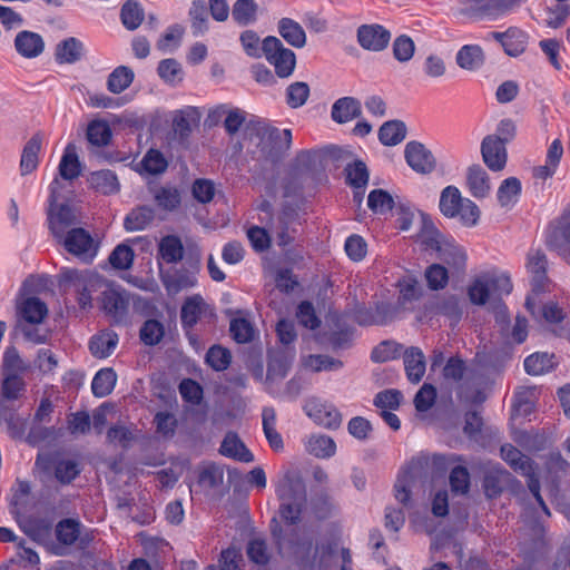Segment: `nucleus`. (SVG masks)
I'll return each mask as SVG.
<instances>
[{"mask_svg": "<svg viewBox=\"0 0 570 570\" xmlns=\"http://www.w3.org/2000/svg\"><path fill=\"white\" fill-rule=\"evenodd\" d=\"M361 115V102L354 97L337 99L333 106L331 116L337 124L348 122Z\"/></svg>", "mask_w": 570, "mask_h": 570, "instance_id": "6ab92c4d", "label": "nucleus"}, {"mask_svg": "<svg viewBox=\"0 0 570 570\" xmlns=\"http://www.w3.org/2000/svg\"><path fill=\"white\" fill-rule=\"evenodd\" d=\"M240 552L235 548H228L220 554L217 564L208 566L205 570H239Z\"/></svg>", "mask_w": 570, "mask_h": 570, "instance_id": "338daca9", "label": "nucleus"}, {"mask_svg": "<svg viewBox=\"0 0 570 570\" xmlns=\"http://www.w3.org/2000/svg\"><path fill=\"white\" fill-rule=\"evenodd\" d=\"M428 456L414 458L399 474L395 485V499L403 505H409L413 489L422 481Z\"/></svg>", "mask_w": 570, "mask_h": 570, "instance_id": "39448f33", "label": "nucleus"}, {"mask_svg": "<svg viewBox=\"0 0 570 570\" xmlns=\"http://www.w3.org/2000/svg\"><path fill=\"white\" fill-rule=\"evenodd\" d=\"M117 375L112 368L98 371L92 380L91 390L95 396L105 397L111 393L116 385Z\"/></svg>", "mask_w": 570, "mask_h": 570, "instance_id": "4c0bfd02", "label": "nucleus"}, {"mask_svg": "<svg viewBox=\"0 0 570 570\" xmlns=\"http://www.w3.org/2000/svg\"><path fill=\"white\" fill-rule=\"evenodd\" d=\"M19 313L26 323L37 325L47 317L48 307L38 297H28L20 304Z\"/></svg>", "mask_w": 570, "mask_h": 570, "instance_id": "cd10ccee", "label": "nucleus"}, {"mask_svg": "<svg viewBox=\"0 0 570 570\" xmlns=\"http://www.w3.org/2000/svg\"><path fill=\"white\" fill-rule=\"evenodd\" d=\"M79 219L75 210L68 205H49L48 208V225L53 237L59 242L66 236V233L77 227Z\"/></svg>", "mask_w": 570, "mask_h": 570, "instance_id": "6e6552de", "label": "nucleus"}, {"mask_svg": "<svg viewBox=\"0 0 570 570\" xmlns=\"http://www.w3.org/2000/svg\"><path fill=\"white\" fill-rule=\"evenodd\" d=\"M547 245L560 255L570 253V210L566 212L551 225L547 236Z\"/></svg>", "mask_w": 570, "mask_h": 570, "instance_id": "4468645a", "label": "nucleus"}, {"mask_svg": "<svg viewBox=\"0 0 570 570\" xmlns=\"http://www.w3.org/2000/svg\"><path fill=\"white\" fill-rule=\"evenodd\" d=\"M404 154L407 165L419 174H430L436 166L433 154L421 142H407Z\"/></svg>", "mask_w": 570, "mask_h": 570, "instance_id": "f8f14e48", "label": "nucleus"}, {"mask_svg": "<svg viewBox=\"0 0 570 570\" xmlns=\"http://www.w3.org/2000/svg\"><path fill=\"white\" fill-rule=\"evenodd\" d=\"M80 534V523L72 519H65L56 527V537L63 546L73 544Z\"/></svg>", "mask_w": 570, "mask_h": 570, "instance_id": "3c124183", "label": "nucleus"}, {"mask_svg": "<svg viewBox=\"0 0 570 570\" xmlns=\"http://www.w3.org/2000/svg\"><path fill=\"white\" fill-rule=\"evenodd\" d=\"M304 411L316 424L328 430H335L342 423L337 407L317 397L308 399L304 404Z\"/></svg>", "mask_w": 570, "mask_h": 570, "instance_id": "0eeeda50", "label": "nucleus"}, {"mask_svg": "<svg viewBox=\"0 0 570 570\" xmlns=\"http://www.w3.org/2000/svg\"><path fill=\"white\" fill-rule=\"evenodd\" d=\"M134 71L126 67H117L108 77L107 87L114 94H120L126 90L134 80Z\"/></svg>", "mask_w": 570, "mask_h": 570, "instance_id": "c03bdc74", "label": "nucleus"}, {"mask_svg": "<svg viewBox=\"0 0 570 570\" xmlns=\"http://www.w3.org/2000/svg\"><path fill=\"white\" fill-rule=\"evenodd\" d=\"M458 212L459 213L453 218H458L463 226L474 227L478 225L481 212L473 200L464 198Z\"/></svg>", "mask_w": 570, "mask_h": 570, "instance_id": "864d4df0", "label": "nucleus"}, {"mask_svg": "<svg viewBox=\"0 0 570 570\" xmlns=\"http://www.w3.org/2000/svg\"><path fill=\"white\" fill-rule=\"evenodd\" d=\"M59 175L67 180H72L80 175V163L76 147L68 145L59 164Z\"/></svg>", "mask_w": 570, "mask_h": 570, "instance_id": "f704fd0d", "label": "nucleus"}, {"mask_svg": "<svg viewBox=\"0 0 570 570\" xmlns=\"http://www.w3.org/2000/svg\"><path fill=\"white\" fill-rule=\"evenodd\" d=\"M346 183L354 188H363L368 181V170L361 160L348 164L345 168Z\"/></svg>", "mask_w": 570, "mask_h": 570, "instance_id": "603ef678", "label": "nucleus"}, {"mask_svg": "<svg viewBox=\"0 0 570 570\" xmlns=\"http://www.w3.org/2000/svg\"><path fill=\"white\" fill-rule=\"evenodd\" d=\"M80 473L79 463L76 460L62 459L55 466L57 480L63 484L70 483Z\"/></svg>", "mask_w": 570, "mask_h": 570, "instance_id": "bf43d9fd", "label": "nucleus"}, {"mask_svg": "<svg viewBox=\"0 0 570 570\" xmlns=\"http://www.w3.org/2000/svg\"><path fill=\"white\" fill-rule=\"evenodd\" d=\"M142 169L150 175H158L166 170L168 164L164 155L156 149H150L140 163Z\"/></svg>", "mask_w": 570, "mask_h": 570, "instance_id": "13d9d810", "label": "nucleus"}, {"mask_svg": "<svg viewBox=\"0 0 570 570\" xmlns=\"http://www.w3.org/2000/svg\"><path fill=\"white\" fill-rule=\"evenodd\" d=\"M276 493L282 502L306 501V490L297 471L287 470L278 479Z\"/></svg>", "mask_w": 570, "mask_h": 570, "instance_id": "9d476101", "label": "nucleus"}, {"mask_svg": "<svg viewBox=\"0 0 570 570\" xmlns=\"http://www.w3.org/2000/svg\"><path fill=\"white\" fill-rule=\"evenodd\" d=\"M304 446L309 454L318 459H328L336 453L335 441L325 434H312L307 436L304 441Z\"/></svg>", "mask_w": 570, "mask_h": 570, "instance_id": "aec40b11", "label": "nucleus"}, {"mask_svg": "<svg viewBox=\"0 0 570 570\" xmlns=\"http://www.w3.org/2000/svg\"><path fill=\"white\" fill-rule=\"evenodd\" d=\"M89 183L92 188L105 195L114 194L119 189L118 179L110 170L92 173L89 177Z\"/></svg>", "mask_w": 570, "mask_h": 570, "instance_id": "58836bf2", "label": "nucleus"}, {"mask_svg": "<svg viewBox=\"0 0 570 570\" xmlns=\"http://www.w3.org/2000/svg\"><path fill=\"white\" fill-rule=\"evenodd\" d=\"M553 366V355L548 353H534L524 360V370L530 375H542Z\"/></svg>", "mask_w": 570, "mask_h": 570, "instance_id": "37998d69", "label": "nucleus"}, {"mask_svg": "<svg viewBox=\"0 0 570 570\" xmlns=\"http://www.w3.org/2000/svg\"><path fill=\"white\" fill-rule=\"evenodd\" d=\"M438 253L440 259L443 261L453 269L458 272H462L465 269L468 259L466 252L453 239L449 238Z\"/></svg>", "mask_w": 570, "mask_h": 570, "instance_id": "4be33fe9", "label": "nucleus"}, {"mask_svg": "<svg viewBox=\"0 0 570 570\" xmlns=\"http://www.w3.org/2000/svg\"><path fill=\"white\" fill-rule=\"evenodd\" d=\"M19 528L33 541L47 546L51 542L52 523L48 518L18 517Z\"/></svg>", "mask_w": 570, "mask_h": 570, "instance_id": "2eb2a0df", "label": "nucleus"}, {"mask_svg": "<svg viewBox=\"0 0 570 570\" xmlns=\"http://www.w3.org/2000/svg\"><path fill=\"white\" fill-rule=\"evenodd\" d=\"M205 302L200 295L188 297L181 307V323L184 326L193 327L203 313Z\"/></svg>", "mask_w": 570, "mask_h": 570, "instance_id": "a19ab883", "label": "nucleus"}, {"mask_svg": "<svg viewBox=\"0 0 570 570\" xmlns=\"http://www.w3.org/2000/svg\"><path fill=\"white\" fill-rule=\"evenodd\" d=\"M406 135L405 125L402 121L393 120L385 122L379 131L380 140L385 146H394L404 140Z\"/></svg>", "mask_w": 570, "mask_h": 570, "instance_id": "ea45409f", "label": "nucleus"}, {"mask_svg": "<svg viewBox=\"0 0 570 570\" xmlns=\"http://www.w3.org/2000/svg\"><path fill=\"white\" fill-rule=\"evenodd\" d=\"M258 6L254 0H237L232 9L233 19L240 26L256 20Z\"/></svg>", "mask_w": 570, "mask_h": 570, "instance_id": "a18cd8bd", "label": "nucleus"}, {"mask_svg": "<svg viewBox=\"0 0 570 570\" xmlns=\"http://www.w3.org/2000/svg\"><path fill=\"white\" fill-rule=\"evenodd\" d=\"M63 248L83 263H90L97 255L98 244L89 232L73 227L58 242Z\"/></svg>", "mask_w": 570, "mask_h": 570, "instance_id": "423d86ee", "label": "nucleus"}, {"mask_svg": "<svg viewBox=\"0 0 570 570\" xmlns=\"http://www.w3.org/2000/svg\"><path fill=\"white\" fill-rule=\"evenodd\" d=\"M522 191V185L519 178L508 177L503 179L497 190L499 205L510 210L519 202Z\"/></svg>", "mask_w": 570, "mask_h": 570, "instance_id": "a211bd4d", "label": "nucleus"}, {"mask_svg": "<svg viewBox=\"0 0 570 570\" xmlns=\"http://www.w3.org/2000/svg\"><path fill=\"white\" fill-rule=\"evenodd\" d=\"M528 272L532 277L533 293L537 294L543 288L547 272V257L540 250H532L528 255Z\"/></svg>", "mask_w": 570, "mask_h": 570, "instance_id": "b1692460", "label": "nucleus"}, {"mask_svg": "<svg viewBox=\"0 0 570 570\" xmlns=\"http://www.w3.org/2000/svg\"><path fill=\"white\" fill-rule=\"evenodd\" d=\"M392 196L383 189H374L370 193L367 205L376 214H385L393 207Z\"/></svg>", "mask_w": 570, "mask_h": 570, "instance_id": "680f3d73", "label": "nucleus"}, {"mask_svg": "<svg viewBox=\"0 0 570 570\" xmlns=\"http://www.w3.org/2000/svg\"><path fill=\"white\" fill-rule=\"evenodd\" d=\"M419 239L426 249L439 252L449 238H445L431 222L424 219Z\"/></svg>", "mask_w": 570, "mask_h": 570, "instance_id": "49530a36", "label": "nucleus"}, {"mask_svg": "<svg viewBox=\"0 0 570 570\" xmlns=\"http://www.w3.org/2000/svg\"><path fill=\"white\" fill-rule=\"evenodd\" d=\"M145 19V11L138 0H126L120 9L122 26L130 31L138 29Z\"/></svg>", "mask_w": 570, "mask_h": 570, "instance_id": "7c9ffc66", "label": "nucleus"}, {"mask_svg": "<svg viewBox=\"0 0 570 570\" xmlns=\"http://www.w3.org/2000/svg\"><path fill=\"white\" fill-rule=\"evenodd\" d=\"M455 61L464 70L474 71L484 62V53L478 45H465L456 53Z\"/></svg>", "mask_w": 570, "mask_h": 570, "instance_id": "c756f323", "label": "nucleus"}, {"mask_svg": "<svg viewBox=\"0 0 570 570\" xmlns=\"http://www.w3.org/2000/svg\"><path fill=\"white\" fill-rule=\"evenodd\" d=\"M134 257L132 248L128 245L120 244L111 252L109 263L112 267L125 271L131 267Z\"/></svg>", "mask_w": 570, "mask_h": 570, "instance_id": "052dcab7", "label": "nucleus"}, {"mask_svg": "<svg viewBox=\"0 0 570 570\" xmlns=\"http://www.w3.org/2000/svg\"><path fill=\"white\" fill-rule=\"evenodd\" d=\"M159 255L168 264L181 261L184 257V246L180 238L174 235L161 238L159 243Z\"/></svg>", "mask_w": 570, "mask_h": 570, "instance_id": "c9c22d12", "label": "nucleus"}, {"mask_svg": "<svg viewBox=\"0 0 570 570\" xmlns=\"http://www.w3.org/2000/svg\"><path fill=\"white\" fill-rule=\"evenodd\" d=\"M197 278L188 272H178L165 281V286L169 293L177 294L184 289L196 286Z\"/></svg>", "mask_w": 570, "mask_h": 570, "instance_id": "5fc2aeb1", "label": "nucleus"}, {"mask_svg": "<svg viewBox=\"0 0 570 570\" xmlns=\"http://www.w3.org/2000/svg\"><path fill=\"white\" fill-rule=\"evenodd\" d=\"M42 146V137L40 135H33L24 145L21 159L20 170L21 175H28L36 170L39 163V153Z\"/></svg>", "mask_w": 570, "mask_h": 570, "instance_id": "393cba45", "label": "nucleus"}, {"mask_svg": "<svg viewBox=\"0 0 570 570\" xmlns=\"http://www.w3.org/2000/svg\"><path fill=\"white\" fill-rule=\"evenodd\" d=\"M83 45L77 38L70 37L60 41L55 49V58L59 63H75L80 60Z\"/></svg>", "mask_w": 570, "mask_h": 570, "instance_id": "bb28decb", "label": "nucleus"}, {"mask_svg": "<svg viewBox=\"0 0 570 570\" xmlns=\"http://www.w3.org/2000/svg\"><path fill=\"white\" fill-rule=\"evenodd\" d=\"M507 144L497 136H485L481 142L482 160L487 167L494 171H502L508 161Z\"/></svg>", "mask_w": 570, "mask_h": 570, "instance_id": "9b49d317", "label": "nucleus"}, {"mask_svg": "<svg viewBox=\"0 0 570 570\" xmlns=\"http://www.w3.org/2000/svg\"><path fill=\"white\" fill-rule=\"evenodd\" d=\"M309 97V87L306 82L296 81L286 89V102L291 108L302 107Z\"/></svg>", "mask_w": 570, "mask_h": 570, "instance_id": "6e6d98bb", "label": "nucleus"}, {"mask_svg": "<svg viewBox=\"0 0 570 570\" xmlns=\"http://www.w3.org/2000/svg\"><path fill=\"white\" fill-rule=\"evenodd\" d=\"M220 453L225 456L242 461L252 462L254 456L236 434L229 433L222 442Z\"/></svg>", "mask_w": 570, "mask_h": 570, "instance_id": "c85d7f7f", "label": "nucleus"}, {"mask_svg": "<svg viewBox=\"0 0 570 570\" xmlns=\"http://www.w3.org/2000/svg\"><path fill=\"white\" fill-rule=\"evenodd\" d=\"M262 49L266 60L274 67L281 78H288L294 72L296 56L293 50L286 48L276 37H267L262 42Z\"/></svg>", "mask_w": 570, "mask_h": 570, "instance_id": "20e7f679", "label": "nucleus"}, {"mask_svg": "<svg viewBox=\"0 0 570 570\" xmlns=\"http://www.w3.org/2000/svg\"><path fill=\"white\" fill-rule=\"evenodd\" d=\"M466 186L471 195L478 199L488 197L492 188L489 174L479 165L468 168Z\"/></svg>", "mask_w": 570, "mask_h": 570, "instance_id": "f3484780", "label": "nucleus"}, {"mask_svg": "<svg viewBox=\"0 0 570 570\" xmlns=\"http://www.w3.org/2000/svg\"><path fill=\"white\" fill-rule=\"evenodd\" d=\"M111 130L109 125L104 120H95L88 125L87 139L90 144L102 147L109 144Z\"/></svg>", "mask_w": 570, "mask_h": 570, "instance_id": "09e8293b", "label": "nucleus"}, {"mask_svg": "<svg viewBox=\"0 0 570 570\" xmlns=\"http://www.w3.org/2000/svg\"><path fill=\"white\" fill-rule=\"evenodd\" d=\"M495 39H498L504 51L509 56H518L522 53L525 49L527 37L525 33L519 29H509L503 33H494Z\"/></svg>", "mask_w": 570, "mask_h": 570, "instance_id": "2f4dec72", "label": "nucleus"}, {"mask_svg": "<svg viewBox=\"0 0 570 570\" xmlns=\"http://www.w3.org/2000/svg\"><path fill=\"white\" fill-rule=\"evenodd\" d=\"M159 77L168 83H177L183 80V69L180 63L175 59H164L157 68Z\"/></svg>", "mask_w": 570, "mask_h": 570, "instance_id": "4d7b16f0", "label": "nucleus"}, {"mask_svg": "<svg viewBox=\"0 0 570 570\" xmlns=\"http://www.w3.org/2000/svg\"><path fill=\"white\" fill-rule=\"evenodd\" d=\"M154 219V210L141 206L132 209L125 218L124 226L128 232L145 229Z\"/></svg>", "mask_w": 570, "mask_h": 570, "instance_id": "e433bc0d", "label": "nucleus"}, {"mask_svg": "<svg viewBox=\"0 0 570 570\" xmlns=\"http://www.w3.org/2000/svg\"><path fill=\"white\" fill-rule=\"evenodd\" d=\"M229 331L237 343L250 342L254 336V328L252 324L243 317L232 320Z\"/></svg>", "mask_w": 570, "mask_h": 570, "instance_id": "69168bd1", "label": "nucleus"}, {"mask_svg": "<svg viewBox=\"0 0 570 570\" xmlns=\"http://www.w3.org/2000/svg\"><path fill=\"white\" fill-rule=\"evenodd\" d=\"M0 421L6 424L7 431L12 438H21L24 433L26 422L18 417L3 401L0 402Z\"/></svg>", "mask_w": 570, "mask_h": 570, "instance_id": "de8ad7c7", "label": "nucleus"}, {"mask_svg": "<svg viewBox=\"0 0 570 570\" xmlns=\"http://www.w3.org/2000/svg\"><path fill=\"white\" fill-rule=\"evenodd\" d=\"M509 476H510V474L500 468L495 466V468L490 469L487 472V474L484 476V482H483L484 492H485L487 497L488 498L498 497L502 492L503 484L505 483V481L508 480Z\"/></svg>", "mask_w": 570, "mask_h": 570, "instance_id": "79ce46f5", "label": "nucleus"}, {"mask_svg": "<svg viewBox=\"0 0 570 570\" xmlns=\"http://www.w3.org/2000/svg\"><path fill=\"white\" fill-rule=\"evenodd\" d=\"M14 49L21 57L33 59L43 52L45 41L37 32L22 30L14 38Z\"/></svg>", "mask_w": 570, "mask_h": 570, "instance_id": "dca6fc26", "label": "nucleus"}, {"mask_svg": "<svg viewBox=\"0 0 570 570\" xmlns=\"http://www.w3.org/2000/svg\"><path fill=\"white\" fill-rule=\"evenodd\" d=\"M118 344V335L112 331H102L92 336L89 342V350L97 358L108 357Z\"/></svg>", "mask_w": 570, "mask_h": 570, "instance_id": "a878e982", "label": "nucleus"}, {"mask_svg": "<svg viewBox=\"0 0 570 570\" xmlns=\"http://www.w3.org/2000/svg\"><path fill=\"white\" fill-rule=\"evenodd\" d=\"M164 336V326L156 320H148L140 328V340L146 345L158 344Z\"/></svg>", "mask_w": 570, "mask_h": 570, "instance_id": "0e129e2a", "label": "nucleus"}, {"mask_svg": "<svg viewBox=\"0 0 570 570\" xmlns=\"http://www.w3.org/2000/svg\"><path fill=\"white\" fill-rule=\"evenodd\" d=\"M404 366L410 382L419 383L425 373V356L419 347H410L404 352Z\"/></svg>", "mask_w": 570, "mask_h": 570, "instance_id": "412c9836", "label": "nucleus"}, {"mask_svg": "<svg viewBox=\"0 0 570 570\" xmlns=\"http://www.w3.org/2000/svg\"><path fill=\"white\" fill-rule=\"evenodd\" d=\"M224 481L223 470L215 464L205 465L198 476L199 485L206 489H214L219 487Z\"/></svg>", "mask_w": 570, "mask_h": 570, "instance_id": "e2e57ef3", "label": "nucleus"}, {"mask_svg": "<svg viewBox=\"0 0 570 570\" xmlns=\"http://www.w3.org/2000/svg\"><path fill=\"white\" fill-rule=\"evenodd\" d=\"M436 389L429 383H424L414 397V405L419 412L429 411L435 403Z\"/></svg>", "mask_w": 570, "mask_h": 570, "instance_id": "774afa93", "label": "nucleus"}, {"mask_svg": "<svg viewBox=\"0 0 570 570\" xmlns=\"http://www.w3.org/2000/svg\"><path fill=\"white\" fill-rule=\"evenodd\" d=\"M464 198L458 187L446 186L440 195L441 213L448 218H453L459 213L458 208Z\"/></svg>", "mask_w": 570, "mask_h": 570, "instance_id": "72a5a7b5", "label": "nucleus"}, {"mask_svg": "<svg viewBox=\"0 0 570 570\" xmlns=\"http://www.w3.org/2000/svg\"><path fill=\"white\" fill-rule=\"evenodd\" d=\"M501 456L515 472L528 478V488L530 492L541 505L544 513L550 514L549 509L540 494V483L534 474L532 461L511 444L501 446Z\"/></svg>", "mask_w": 570, "mask_h": 570, "instance_id": "7ed1b4c3", "label": "nucleus"}, {"mask_svg": "<svg viewBox=\"0 0 570 570\" xmlns=\"http://www.w3.org/2000/svg\"><path fill=\"white\" fill-rule=\"evenodd\" d=\"M101 305L105 313L115 322H122L129 309V294L120 288L107 287L101 295Z\"/></svg>", "mask_w": 570, "mask_h": 570, "instance_id": "1a4fd4ad", "label": "nucleus"}, {"mask_svg": "<svg viewBox=\"0 0 570 570\" xmlns=\"http://www.w3.org/2000/svg\"><path fill=\"white\" fill-rule=\"evenodd\" d=\"M154 199L164 210H174L180 205V194L175 187L165 186L155 190Z\"/></svg>", "mask_w": 570, "mask_h": 570, "instance_id": "8fccbe9b", "label": "nucleus"}, {"mask_svg": "<svg viewBox=\"0 0 570 570\" xmlns=\"http://www.w3.org/2000/svg\"><path fill=\"white\" fill-rule=\"evenodd\" d=\"M281 37L294 48H303L306 45V33L303 27L291 18H282L277 23Z\"/></svg>", "mask_w": 570, "mask_h": 570, "instance_id": "5701e85b", "label": "nucleus"}, {"mask_svg": "<svg viewBox=\"0 0 570 570\" xmlns=\"http://www.w3.org/2000/svg\"><path fill=\"white\" fill-rule=\"evenodd\" d=\"M249 147L257 159L278 161L291 148L292 132L279 130L265 124L255 126L249 134Z\"/></svg>", "mask_w": 570, "mask_h": 570, "instance_id": "f257e3e1", "label": "nucleus"}, {"mask_svg": "<svg viewBox=\"0 0 570 570\" xmlns=\"http://www.w3.org/2000/svg\"><path fill=\"white\" fill-rule=\"evenodd\" d=\"M390 39V31L381 24H362L357 29V41L365 50L381 51L387 47Z\"/></svg>", "mask_w": 570, "mask_h": 570, "instance_id": "ddd939ff", "label": "nucleus"}, {"mask_svg": "<svg viewBox=\"0 0 570 570\" xmlns=\"http://www.w3.org/2000/svg\"><path fill=\"white\" fill-rule=\"evenodd\" d=\"M30 490V484L27 481H17L12 489L10 512L16 521L18 520V517H24V512L29 503Z\"/></svg>", "mask_w": 570, "mask_h": 570, "instance_id": "473e14b6", "label": "nucleus"}, {"mask_svg": "<svg viewBox=\"0 0 570 570\" xmlns=\"http://www.w3.org/2000/svg\"><path fill=\"white\" fill-rule=\"evenodd\" d=\"M493 285V292H512L510 275L498 268L479 273L468 286V296L474 305H485L490 301L487 286Z\"/></svg>", "mask_w": 570, "mask_h": 570, "instance_id": "f03ea898", "label": "nucleus"}]
</instances>
